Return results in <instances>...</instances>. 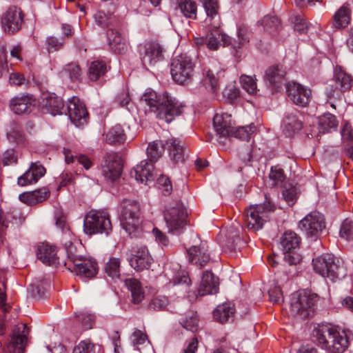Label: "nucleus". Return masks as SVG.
Wrapping results in <instances>:
<instances>
[{
	"instance_id": "nucleus-1",
	"label": "nucleus",
	"mask_w": 353,
	"mask_h": 353,
	"mask_svg": "<svg viewBox=\"0 0 353 353\" xmlns=\"http://www.w3.org/2000/svg\"><path fill=\"white\" fill-rule=\"evenodd\" d=\"M141 102L148 105L159 119L166 123H170L182 112V107L179 102L168 93L158 94L150 90L142 95Z\"/></svg>"
},
{
	"instance_id": "nucleus-2",
	"label": "nucleus",
	"mask_w": 353,
	"mask_h": 353,
	"mask_svg": "<svg viewBox=\"0 0 353 353\" xmlns=\"http://www.w3.org/2000/svg\"><path fill=\"white\" fill-rule=\"evenodd\" d=\"M312 336L320 347L330 353H343L349 346L347 334L329 324H319L315 326Z\"/></svg>"
},
{
	"instance_id": "nucleus-3",
	"label": "nucleus",
	"mask_w": 353,
	"mask_h": 353,
	"mask_svg": "<svg viewBox=\"0 0 353 353\" xmlns=\"http://www.w3.org/2000/svg\"><path fill=\"white\" fill-rule=\"evenodd\" d=\"M275 205L272 203L269 195L265 194L263 204L251 205L245 211V222L249 230L256 232L261 230L269 220L270 214L274 212Z\"/></svg>"
},
{
	"instance_id": "nucleus-4",
	"label": "nucleus",
	"mask_w": 353,
	"mask_h": 353,
	"mask_svg": "<svg viewBox=\"0 0 353 353\" xmlns=\"http://www.w3.org/2000/svg\"><path fill=\"white\" fill-rule=\"evenodd\" d=\"M121 225L130 235L134 234L140 226L141 208L138 201L125 199L122 201Z\"/></svg>"
},
{
	"instance_id": "nucleus-5",
	"label": "nucleus",
	"mask_w": 353,
	"mask_h": 353,
	"mask_svg": "<svg viewBox=\"0 0 353 353\" xmlns=\"http://www.w3.org/2000/svg\"><path fill=\"white\" fill-rule=\"evenodd\" d=\"M318 300L316 294L304 290L294 294L291 298L290 311L293 316L305 319L311 315L312 308Z\"/></svg>"
},
{
	"instance_id": "nucleus-6",
	"label": "nucleus",
	"mask_w": 353,
	"mask_h": 353,
	"mask_svg": "<svg viewBox=\"0 0 353 353\" xmlns=\"http://www.w3.org/2000/svg\"><path fill=\"white\" fill-rule=\"evenodd\" d=\"M339 263V260L331 254H323L313 260L314 270L332 281L342 278L344 275L343 267Z\"/></svg>"
},
{
	"instance_id": "nucleus-7",
	"label": "nucleus",
	"mask_w": 353,
	"mask_h": 353,
	"mask_svg": "<svg viewBox=\"0 0 353 353\" xmlns=\"http://www.w3.org/2000/svg\"><path fill=\"white\" fill-rule=\"evenodd\" d=\"M109 215L103 211H90L84 218L83 231L86 234H108L112 231Z\"/></svg>"
},
{
	"instance_id": "nucleus-8",
	"label": "nucleus",
	"mask_w": 353,
	"mask_h": 353,
	"mask_svg": "<svg viewBox=\"0 0 353 353\" xmlns=\"http://www.w3.org/2000/svg\"><path fill=\"white\" fill-rule=\"evenodd\" d=\"M194 64L185 54L174 57L171 63L170 72L172 79L179 84L188 83L192 79Z\"/></svg>"
},
{
	"instance_id": "nucleus-9",
	"label": "nucleus",
	"mask_w": 353,
	"mask_h": 353,
	"mask_svg": "<svg viewBox=\"0 0 353 353\" xmlns=\"http://www.w3.org/2000/svg\"><path fill=\"white\" fill-rule=\"evenodd\" d=\"M300 243V237L292 231L285 232L281 237L280 245L284 252V261L289 265H296L301 261V256L296 252Z\"/></svg>"
},
{
	"instance_id": "nucleus-10",
	"label": "nucleus",
	"mask_w": 353,
	"mask_h": 353,
	"mask_svg": "<svg viewBox=\"0 0 353 353\" xmlns=\"http://www.w3.org/2000/svg\"><path fill=\"white\" fill-rule=\"evenodd\" d=\"M188 216L185 209L181 205L168 208L164 212V220L169 233L179 234L186 225Z\"/></svg>"
},
{
	"instance_id": "nucleus-11",
	"label": "nucleus",
	"mask_w": 353,
	"mask_h": 353,
	"mask_svg": "<svg viewBox=\"0 0 353 353\" xmlns=\"http://www.w3.org/2000/svg\"><path fill=\"white\" fill-rule=\"evenodd\" d=\"M139 54L144 67L154 65L163 59V48L157 42L149 41L139 46Z\"/></svg>"
},
{
	"instance_id": "nucleus-12",
	"label": "nucleus",
	"mask_w": 353,
	"mask_h": 353,
	"mask_svg": "<svg viewBox=\"0 0 353 353\" xmlns=\"http://www.w3.org/2000/svg\"><path fill=\"white\" fill-rule=\"evenodd\" d=\"M28 329L25 324L14 327L10 336L6 347L3 349L5 353H23L26 343Z\"/></svg>"
},
{
	"instance_id": "nucleus-13",
	"label": "nucleus",
	"mask_w": 353,
	"mask_h": 353,
	"mask_svg": "<svg viewBox=\"0 0 353 353\" xmlns=\"http://www.w3.org/2000/svg\"><path fill=\"white\" fill-rule=\"evenodd\" d=\"M299 227L307 236H316L325 228L324 216L319 212H312L299 221Z\"/></svg>"
},
{
	"instance_id": "nucleus-14",
	"label": "nucleus",
	"mask_w": 353,
	"mask_h": 353,
	"mask_svg": "<svg viewBox=\"0 0 353 353\" xmlns=\"http://www.w3.org/2000/svg\"><path fill=\"white\" fill-rule=\"evenodd\" d=\"M101 169L106 179L112 181L117 180L122 171L121 157L116 152L106 153L103 157Z\"/></svg>"
},
{
	"instance_id": "nucleus-15",
	"label": "nucleus",
	"mask_w": 353,
	"mask_h": 353,
	"mask_svg": "<svg viewBox=\"0 0 353 353\" xmlns=\"http://www.w3.org/2000/svg\"><path fill=\"white\" fill-rule=\"evenodd\" d=\"M128 260L131 267L138 272L148 269L152 261L147 247L144 245L133 246Z\"/></svg>"
},
{
	"instance_id": "nucleus-16",
	"label": "nucleus",
	"mask_w": 353,
	"mask_h": 353,
	"mask_svg": "<svg viewBox=\"0 0 353 353\" xmlns=\"http://www.w3.org/2000/svg\"><path fill=\"white\" fill-rule=\"evenodd\" d=\"M333 79L336 87L335 89L327 88L326 92L328 98L339 97L340 92L350 90L353 85L352 77L339 66L334 68Z\"/></svg>"
},
{
	"instance_id": "nucleus-17",
	"label": "nucleus",
	"mask_w": 353,
	"mask_h": 353,
	"mask_svg": "<svg viewBox=\"0 0 353 353\" xmlns=\"http://www.w3.org/2000/svg\"><path fill=\"white\" fill-rule=\"evenodd\" d=\"M287 93L292 101L299 106H306L311 100L310 89L296 82H289L286 85Z\"/></svg>"
},
{
	"instance_id": "nucleus-18",
	"label": "nucleus",
	"mask_w": 353,
	"mask_h": 353,
	"mask_svg": "<svg viewBox=\"0 0 353 353\" xmlns=\"http://www.w3.org/2000/svg\"><path fill=\"white\" fill-rule=\"evenodd\" d=\"M68 112L71 121L77 127L85 124L88 119L87 109L77 97H73L68 102Z\"/></svg>"
},
{
	"instance_id": "nucleus-19",
	"label": "nucleus",
	"mask_w": 353,
	"mask_h": 353,
	"mask_svg": "<svg viewBox=\"0 0 353 353\" xmlns=\"http://www.w3.org/2000/svg\"><path fill=\"white\" fill-rule=\"evenodd\" d=\"M22 21L21 12L17 7L10 8L1 19V24L4 31L10 34H14L19 30Z\"/></svg>"
},
{
	"instance_id": "nucleus-20",
	"label": "nucleus",
	"mask_w": 353,
	"mask_h": 353,
	"mask_svg": "<svg viewBox=\"0 0 353 353\" xmlns=\"http://www.w3.org/2000/svg\"><path fill=\"white\" fill-rule=\"evenodd\" d=\"M74 271L83 281L93 278L98 272L97 263L92 259L79 258L74 261Z\"/></svg>"
},
{
	"instance_id": "nucleus-21",
	"label": "nucleus",
	"mask_w": 353,
	"mask_h": 353,
	"mask_svg": "<svg viewBox=\"0 0 353 353\" xmlns=\"http://www.w3.org/2000/svg\"><path fill=\"white\" fill-rule=\"evenodd\" d=\"M188 261L193 265L202 268L210 261L208 245L201 242L199 245H192L188 250Z\"/></svg>"
},
{
	"instance_id": "nucleus-22",
	"label": "nucleus",
	"mask_w": 353,
	"mask_h": 353,
	"mask_svg": "<svg viewBox=\"0 0 353 353\" xmlns=\"http://www.w3.org/2000/svg\"><path fill=\"white\" fill-rule=\"evenodd\" d=\"M42 111L53 116L61 114L64 108L63 99L54 93L43 94L41 101Z\"/></svg>"
},
{
	"instance_id": "nucleus-23",
	"label": "nucleus",
	"mask_w": 353,
	"mask_h": 353,
	"mask_svg": "<svg viewBox=\"0 0 353 353\" xmlns=\"http://www.w3.org/2000/svg\"><path fill=\"white\" fill-rule=\"evenodd\" d=\"M213 125L220 138L229 137L233 132L232 117L228 113L216 114L213 118Z\"/></svg>"
},
{
	"instance_id": "nucleus-24",
	"label": "nucleus",
	"mask_w": 353,
	"mask_h": 353,
	"mask_svg": "<svg viewBox=\"0 0 353 353\" xmlns=\"http://www.w3.org/2000/svg\"><path fill=\"white\" fill-rule=\"evenodd\" d=\"M211 26L214 28L212 31L209 32L206 35L205 45L211 50H216L221 46H229L231 43V38L225 34L221 32L219 27H214V22L211 23Z\"/></svg>"
},
{
	"instance_id": "nucleus-25",
	"label": "nucleus",
	"mask_w": 353,
	"mask_h": 353,
	"mask_svg": "<svg viewBox=\"0 0 353 353\" xmlns=\"http://www.w3.org/2000/svg\"><path fill=\"white\" fill-rule=\"evenodd\" d=\"M46 173V169L39 163H32L30 168L18 178L17 183L21 186H26L36 183Z\"/></svg>"
},
{
	"instance_id": "nucleus-26",
	"label": "nucleus",
	"mask_w": 353,
	"mask_h": 353,
	"mask_svg": "<svg viewBox=\"0 0 353 353\" xmlns=\"http://www.w3.org/2000/svg\"><path fill=\"white\" fill-rule=\"evenodd\" d=\"M219 279L212 272L205 271L198 288V294L199 296L216 294L219 291Z\"/></svg>"
},
{
	"instance_id": "nucleus-27",
	"label": "nucleus",
	"mask_w": 353,
	"mask_h": 353,
	"mask_svg": "<svg viewBox=\"0 0 353 353\" xmlns=\"http://www.w3.org/2000/svg\"><path fill=\"white\" fill-rule=\"evenodd\" d=\"M37 256L42 263L46 265L57 267L59 264L57 248L54 245L42 243L38 246Z\"/></svg>"
},
{
	"instance_id": "nucleus-28",
	"label": "nucleus",
	"mask_w": 353,
	"mask_h": 353,
	"mask_svg": "<svg viewBox=\"0 0 353 353\" xmlns=\"http://www.w3.org/2000/svg\"><path fill=\"white\" fill-rule=\"evenodd\" d=\"M302 115L296 110L289 111L283 119L284 131L291 137L303 127Z\"/></svg>"
},
{
	"instance_id": "nucleus-29",
	"label": "nucleus",
	"mask_w": 353,
	"mask_h": 353,
	"mask_svg": "<svg viewBox=\"0 0 353 353\" xmlns=\"http://www.w3.org/2000/svg\"><path fill=\"white\" fill-rule=\"evenodd\" d=\"M285 74L286 72L281 66H270L265 70L264 81L268 85L277 88L284 83Z\"/></svg>"
},
{
	"instance_id": "nucleus-30",
	"label": "nucleus",
	"mask_w": 353,
	"mask_h": 353,
	"mask_svg": "<svg viewBox=\"0 0 353 353\" xmlns=\"http://www.w3.org/2000/svg\"><path fill=\"white\" fill-rule=\"evenodd\" d=\"M33 101L30 96L20 95L10 101V108L16 114H27L32 111Z\"/></svg>"
},
{
	"instance_id": "nucleus-31",
	"label": "nucleus",
	"mask_w": 353,
	"mask_h": 353,
	"mask_svg": "<svg viewBox=\"0 0 353 353\" xmlns=\"http://www.w3.org/2000/svg\"><path fill=\"white\" fill-rule=\"evenodd\" d=\"M50 196L49 190L46 188H40L32 192H23L19 196V200L28 205H34L42 203Z\"/></svg>"
},
{
	"instance_id": "nucleus-32",
	"label": "nucleus",
	"mask_w": 353,
	"mask_h": 353,
	"mask_svg": "<svg viewBox=\"0 0 353 353\" xmlns=\"http://www.w3.org/2000/svg\"><path fill=\"white\" fill-rule=\"evenodd\" d=\"M131 341L133 345L137 347L140 353H154L145 332L140 330H134L131 335Z\"/></svg>"
},
{
	"instance_id": "nucleus-33",
	"label": "nucleus",
	"mask_w": 353,
	"mask_h": 353,
	"mask_svg": "<svg viewBox=\"0 0 353 353\" xmlns=\"http://www.w3.org/2000/svg\"><path fill=\"white\" fill-rule=\"evenodd\" d=\"M153 162L146 160L142 161L130 172L131 176L137 181L146 183L152 177Z\"/></svg>"
},
{
	"instance_id": "nucleus-34",
	"label": "nucleus",
	"mask_w": 353,
	"mask_h": 353,
	"mask_svg": "<svg viewBox=\"0 0 353 353\" xmlns=\"http://www.w3.org/2000/svg\"><path fill=\"white\" fill-rule=\"evenodd\" d=\"M235 312L234 304L230 302L219 305L213 311L214 319L221 323H225L233 319Z\"/></svg>"
},
{
	"instance_id": "nucleus-35",
	"label": "nucleus",
	"mask_w": 353,
	"mask_h": 353,
	"mask_svg": "<svg viewBox=\"0 0 353 353\" xmlns=\"http://www.w3.org/2000/svg\"><path fill=\"white\" fill-rule=\"evenodd\" d=\"M201 1L206 12L208 19L210 21H214V27H220L221 21L219 14L220 6L219 0H201Z\"/></svg>"
},
{
	"instance_id": "nucleus-36",
	"label": "nucleus",
	"mask_w": 353,
	"mask_h": 353,
	"mask_svg": "<svg viewBox=\"0 0 353 353\" xmlns=\"http://www.w3.org/2000/svg\"><path fill=\"white\" fill-rule=\"evenodd\" d=\"M251 32L246 26H240L237 31V39H232L230 45L236 50L235 56L239 57V50L250 42Z\"/></svg>"
},
{
	"instance_id": "nucleus-37",
	"label": "nucleus",
	"mask_w": 353,
	"mask_h": 353,
	"mask_svg": "<svg viewBox=\"0 0 353 353\" xmlns=\"http://www.w3.org/2000/svg\"><path fill=\"white\" fill-rule=\"evenodd\" d=\"M339 121L336 117L330 113H325L319 119V132L321 134L335 131L338 127Z\"/></svg>"
},
{
	"instance_id": "nucleus-38",
	"label": "nucleus",
	"mask_w": 353,
	"mask_h": 353,
	"mask_svg": "<svg viewBox=\"0 0 353 353\" xmlns=\"http://www.w3.org/2000/svg\"><path fill=\"white\" fill-rule=\"evenodd\" d=\"M171 160L174 163L183 162L184 160V154L183 146L179 141L176 139H170L165 143Z\"/></svg>"
},
{
	"instance_id": "nucleus-39",
	"label": "nucleus",
	"mask_w": 353,
	"mask_h": 353,
	"mask_svg": "<svg viewBox=\"0 0 353 353\" xmlns=\"http://www.w3.org/2000/svg\"><path fill=\"white\" fill-rule=\"evenodd\" d=\"M125 283L131 292L132 302L138 304L144 299L145 294L141 283L136 279H125Z\"/></svg>"
},
{
	"instance_id": "nucleus-40",
	"label": "nucleus",
	"mask_w": 353,
	"mask_h": 353,
	"mask_svg": "<svg viewBox=\"0 0 353 353\" xmlns=\"http://www.w3.org/2000/svg\"><path fill=\"white\" fill-rule=\"evenodd\" d=\"M350 18L349 5L344 4L334 15L333 25L336 28H345L349 24Z\"/></svg>"
},
{
	"instance_id": "nucleus-41",
	"label": "nucleus",
	"mask_w": 353,
	"mask_h": 353,
	"mask_svg": "<svg viewBox=\"0 0 353 353\" xmlns=\"http://www.w3.org/2000/svg\"><path fill=\"white\" fill-rule=\"evenodd\" d=\"M261 25L263 27L264 31L272 36H275L279 31L281 21L276 17L265 16L261 20Z\"/></svg>"
},
{
	"instance_id": "nucleus-42",
	"label": "nucleus",
	"mask_w": 353,
	"mask_h": 353,
	"mask_svg": "<svg viewBox=\"0 0 353 353\" xmlns=\"http://www.w3.org/2000/svg\"><path fill=\"white\" fill-rule=\"evenodd\" d=\"M105 272L112 279H118L121 275V260L117 257L110 258L105 265Z\"/></svg>"
},
{
	"instance_id": "nucleus-43",
	"label": "nucleus",
	"mask_w": 353,
	"mask_h": 353,
	"mask_svg": "<svg viewBox=\"0 0 353 353\" xmlns=\"http://www.w3.org/2000/svg\"><path fill=\"white\" fill-rule=\"evenodd\" d=\"M164 146L161 141H154L148 144L147 148V156L150 162L157 161L162 155Z\"/></svg>"
},
{
	"instance_id": "nucleus-44",
	"label": "nucleus",
	"mask_w": 353,
	"mask_h": 353,
	"mask_svg": "<svg viewBox=\"0 0 353 353\" xmlns=\"http://www.w3.org/2000/svg\"><path fill=\"white\" fill-rule=\"evenodd\" d=\"M106 64L101 61H94L89 68V78L92 81H96L107 72Z\"/></svg>"
},
{
	"instance_id": "nucleus-45",
	"label": "nucleus",
	"mask_w": 353,
	"mask_h": 353,
	"mask_svg": "<svg viewBox=\"0 0 353 353\" xmlns=\"http://www.w3.org/2000/svg\"><path fill=\"white\" fill-rule=\"evenodd\" d=\"M106 141L110 144L122 143L125 140V134L119 125L112 127L106 134Z\"/></svg>"
},
{
	"instance_id": "nucleus-46",
	"label": "nucleus",
	"mask_w": 353,
	"mask_h": 353,
	"mask_svg": "<svg viewBox=\"0 0 353 353\" xmlns=\"http://www.w3.org/2000/svg\"><path fill=\"white\" fill-rule=\"evenodd\" d=\"M179 8L185 17L190 19L196 18L197 6L193 0H181L179 3Z\"/></svg>"
},
{
	"instance_id": "nucleus-47",
	"label": "nucleus",
	"mask_w": 353,
	"mask_h": 353,
	"mask_svg": "<svg viewBox=\"0 0 353 353\" xmlns=\"http://www.w3.org/2000/svg\"><path fill=\"white\" fill-rule=\"evenodd\" d=\"M286 176L282 168L279 166L272 167L269 174V185L270 186H279L283 184Z\"/></svg>"
},
{
	"instance_id": "nucleus-48",
	"label": "nucleus",
	"mask_w": 353,
	"mask_h": 353,
	"mask_svg": "<svg viewBox=\"0 0 353 353\" xmlns=\"http://www.w3.org/2000/svg\"><path fill=\"white\" fill-rule=\"evenodd\" d=\"M255 131L256 126L254 124L239 127L235 130L233 128V132L230 134V137H234L243 141H248Z\"/></svg>"
},
{
	"instance_id": "nucleus-49",
	"label": "nucleus",
	"mask_w": 353,
	"mask_h": 353,
	"mask_svg": "<svg viewBox=\"0 0 353 353\" xmlns=\"http://www.w3.org/2000/svg\"><path fill=\"white\" fill-rule=\"evenodd\" d=\"M255 76L242 74L240 77V83L242 88L250 94H256L258 91Z\"/></svg>"
},
{
	"instance_id": "nucleus-50",
	"label": "nucleus",
	"mask_w": 353,
	"mask_h": 353,
	"mask_svg": "<svg viewBox=\"0 0 353 353\" xmlns=\"http://www.w3.org/2000/svg\"><path fill=\"white\" fill-rule=\"evenodd\" d=\"M100 347L88 341H81L73 350V353H99Z\"/></svg>"
},
{
	"instance_id": "nucleus-51",
	"label": "nucleus",
	"mask_w": 353,
	"mask_h": 353,
	"mask_svg": "<svg viewBox=\"0 0 353 353\" xmlns=\"http://www.w3.org/2000/svg\"><path fill=\"white\" fill-rule=\"evenodd\" d=\"M282 195L289 205H293L297 196L296 187L290 183H284L283 185Z\"/></svg>"
},
{
	"instance_id": "nucleus-52",
	"label": "nucleus",
	"mask_w": 353,
	"mask_h": 353,
	"mask_svg": "<svg viewBox=\"0 0 353 353\" xmlns=\"http://www.w3.org/2000/svg\"><path fill=\"white\" fill-rule=\"evenodd\" d=\"M206 88L213 94H216L219 90V80L210 70L207 71L204 80Z\"/></svg>"
},
{
	"instance_id": "nucleus-53",
	"label": "nucleus",
	"mask_w": 353,
	"mask_h": 353,
	"mask_svg": "<svg viewBox=\"0 0 353 353\" xmlns=\"http://www.w3.org/2000/svg\"><path fill=\"white\" fill-rule=\"evenodd\" d=\"M168 304L169 301L167 296L159 295L151 300L148 308L154 311H159L165 309Z\"/></svg>"
},
{
	"instance_id": "nucleus-54",
	"label": "nucleus",
	"mask_w": 353,
	"mask_h": 353,
	"mask_svg": "<svg viewBox=\"0 0 353 353\" xmlns=\"http://www.w3.org/2000/svg\"><path fill=\"white\" fill-rule=\"evenodd\" d=\"M180 323L188 330L192 332L197 331L199 327V319L196 314L192 313L190 316L181 319Z\"/></svg>"
},
{
	"instance_id": "nucleus-55",
	"label": "nucleus",
	"mask_w": 353,
	"mask_h": 353,
	"mask_svg": "<svg viewBox=\"0 0 353 353\" xmlns=\"http://www.w3.org/2000/svg\"><path fill=\"white\" fill-rule=\"evenodd\" d=\"M8 137L10 140L17 144L23 143L25 141V137L21 127L17 123L12 124L11 130L8 132Z\"/></svg>"
},
{
	"instance_id": "nucleus-56",
	"label": "nucleus",
	"mask_w": 353,
	"mask_h": 353,
	"mask_svg": "<svg viewBox=\"0 0 353 353\" xmlns=\"http://www.w3.org/2000/svg\"><path fill=\"white\" fill-rule=\"evenodd\" d=\"M340 236L347 241L353 239V222L350 220L345 219L340 229Z\"/></svg>"
},
{
	"instance_id": "nucleus-57",
	"label": "nucleus",
	"mask_w": 353,
	"mask_h": 353,
	"mask_svg": "<svg viewBox=\"0 0 353 353\" xmlns=\"http://www.w3.org/2000/svg\"><path fill=\"white\" fill-rule=\"evenodd\" d=\"M96 23L101 27H107L112 23V17L111 14H107L103 11L97 12L94 15Z\"/></svg>"
},
{
	"instance_id": "nucleus-58",
	"label": "nucleus",
	"mask_w": 353,
	"mask_h": 353,
	"mask_svg": "<svg viewBox=\"0 0 353 353\" xmlns=\"http://www.w3.org/2000/svg\"><path fill=\"white\" fill-rule=\"evenodd\" d=\"M309 24L305 19L301 16H296L294 20V29L299 34H305L307 32Z\"/></svg>"
},
{
	"instance_id": "nucleus-59",
	"label": "nucleus",
	"mask_w": 353,
	"mask_h": 353,
	"mask_svg": "<svg viewBox=\"0 0 353 353\" xmlns=\"http://www.w3.org/2000/svg\"><path fill=\"white\" fill-rule=\"evenodd\" d=\"M270 301L274 303L281 304L283 301V296L281 288L279 286L271 288L269 291Z\"/></svg>"
},
{
	"instance_id": "nucleus-60",
	"label": "nucleus",
	"mask_w": 353,
	"mask_h": 353,
	"mask_svg": "<svg viewBox=\"0 0 353 353\" xmlns=\"http://www.w3.org/2000/svg\"><path fill=\"white\" fill-rule=\"evenodd\" d=\"M9 83L11 85L21 86L28 83V81L23 74L13 72L10 74Z\"/></svg>"
},
{
	"instance_id": "nucleus-61",
	"label": "nucleus",
	"mask_w": 353,
	"mask_h": 353,
	"mask_svg": "<svg viewBox=\"0 0 353 353\" xmlns=\"http://www.w3.org/2000/svg\"><path fill=\"white\" fill-rule=\"evenodd\" d=\"M65 71L68 73L70 78L74 80H79L81 76V70L79 65L74 63L66 65Z\"/></svg>"
},
{
	"instance_id": "nucleus-62",
	"label": "nucleus",
	"mask_w": 353,
	"mask_h": 353,
	"mask_svg": "<svg viewBox=\"0 0 353 353\" xmlns=\"http://www.w3.org/2000/svg\"><path fill=\"white\" fill-rule=\"evenodd\" d=\"M157 183L165 195H169L172 190L171 182L168 177L165 175H161L157 179Z\"/></svg>"
},
{
	"instance_id": "nucleus-63",
	"label": "nucleus",
	"mask_w": 353,
	"mask_h": 353,
	"mask_svg": "<svg viewBox=\"0 0 353 353\" xmlns=\"http://www.w3.org/2000/svg\"><path fill=\"white\" fill-rule=\"evenodd\" d=\"M172 283L174 285H181L187 288L191 285V280L186 273L179 272L173 278Z\"/></svg>"
},
{
	"instance_id": "nucleus-64",
	"label": "nucleus",
	"mask_w": 353,
	"mask_h": 353,
	"mask_svg": "<svg viewBox=\"0 0 353 353\" xmlns=\"http://www.w3.org/2000/svg\"><path fill=\"white\" fill-rule=\"evenodd\" d=\"M342 139L347 145L353 143V134L352 127L349 123H345L341 132Z\"/></svg>"
}]
</instances>
